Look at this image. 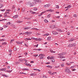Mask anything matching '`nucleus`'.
Segmentation results:
<instances>
[{"mask_svg":"<svg viewBox=\"0 0 78 78\" xmlns=\"http://www.w3.org/2000/svg\"><path fill=\"white\" fill-rule=\"evenodd\" d=\"M47 40L48 41H50V40H51V37H48L47 38Z\"/></svg>","mask_w":78,"mask_h":78,"instance_id":"nucleus-18","label":"nucleus"},{"mask_svg":"<svg viewBox=\"0 0 78 78\" xmlns=\"http://www.w3.org/2000/svg\"><path fill=\"white\" fill-rule=\"evenodd\" d=\"M16 43L17 44L20 45V44H22L23 43V42H20V41H16Z\"/></svg>","mask_w":78,"mask_h":78,"instance_id":"nucleus-6","label":"nucleus"},{"mask_svg":"<svg viewBox=\"0 0 78 78\" xmlns=\"http://www.w3.org/2000/svg\"><path fill=\"white\" fill-rule=\"evenodd\" d=\"M53 59V57H50V59Z\"/></svg>","mask_w":78,"mask_h":78,"instance_id":"nucleus-64","label":"nucleus"},{"mask_svg":"<svg viewBox=\"0 0 78 78\" xmlns=\"http://www.w3.org/2000/svg\"><path fill=\"white\" fill-rule=\"evenodd\" d=\"M51 61L52 62H55V59H54L52 60Z\"/></svg>","mask_w":78,"mask_h":78,"instance_id":"nucleus-60","label":"nucleus"},{"mask_svg":"<svg viewBox=\"0 0 78 78\" xmlns=\"http://www.w3.org/2000/svg\"><path fill=\"white\" fill-rule=\"evenodd\" d=\"M71 6L70 5H68V6H67V7L68 8H71Z\"/></svg>","mask_w":78,"mask_h":78,"instance_id":"nucleus-55","label":"nucleus"},{"mask_svg":"<svg viewBox=\"0 0 78 78\" xmlns=\"http://www.w3.org/2000/svg\"><path fill=\"white\" fill-rule=\"evenodd\" d=\"M68 47H72V44H68Z\"/></svg>","mask_w":78,"mask_h":78,"instance_id":"nucleus-29","label":"nucleus"},{"mask_svg":"<svg viewBox=\"0 0 78 78\" xmlns=\"http://www.w3.org/2000/svg\"><path fill=\"white\" fill-rule=\"evenodd\" d=\"M58 58H61V59H62V55H61L58 56Z\"/></svg>","mask_w":78,"mask_h":78,"instance_id":"nucleus-28","label":"nucleus"},{"mask_svg":"<svg viewBox=\"0 0 78 78\" xmlns=\"http://www.w3.org/2000/svg\"><path fill=\"white\" fill-rule=\"evenodd\" d=\"M72 47H75V46H76V43H74L73 44H72Z\"/></svg>","mask_w":78,"mask_h":78,"instance_id":"nucleus-16","label":"nucleus"},{"mask_svg":"<svg viewBox=\"0 0 78 78\" xmlns=\"http://www.w3.org/2000/svg\"><path fill=\"white\" fill-rule=\"evenodd\" d=\"M26 3H27L26 5H30L31 2H30L29 1L28 2H27Z\"/></svg>","mask_w":78,"mask_h":78,"instance_id":"nucleus-17","label":"nucleus"},{"mask_svg":"<svg viewBox=\"0 0 78 78\" xmlns=\"http://www.w3.org/2000/svg\"><path fill=\"white\" fill-rule=\"evenodd\" d=\"M33 56H34L35 57H36L37 56V55H34Z\"/></svg>","mask_w":78,"mask_h":78,"instance_id":"nucleus-58","label":"nucleus"},{"mask_svg":"<svg viewBox=\"0 0 78 78\" xmlns=\"http://www.w3.org/2000/svg\"><path fill=\"white\" fill-rule=\"evenodd\" d=\"M62 23H63V24H66V23L64 21H63L62 22Z\"/></svg>","mask_w":78,"mask_h":78,"instance_id":"nucleus-63","label":"nucleus"},{"mask_svg":"<svg viewBox=\"0 0 78 78\" xmlns=\"http://www.w3.org/2000/svg\"><path fill=\"white\" fill-rule=\"evenodd\" d=\"M73 41H74V38H71L69 41V42H72Z\"/></svg>","mask_w":78,"mask_h":78,"instance_id":"nucleus-14","label":"nucleus"},{"mask_svg":"<svg viewBox=\"0 0 78 78\" xmlns=\"http://www.w3.org/2000/svg\"><path fill=\"white\" fill-rule=\"evenodd\" d=\"M52 73L50 74V75H54V73Z\"/></svg>","mask_w":78,"mask_h":78,"instance_id":"nucleus-50","label":"nucleus"},{"mask_svg":"<svg viewBox=\"0 0 78 78\" xmlns=\"http://www.w3.org/2000/svg\"><path fill=\"white\" fill-rule=\"evenodd\" d=\"M55 26H55V25H52L50 26V28H51L52 29L55 28Z\"/></svg>","mask_w":78,"mask_h":78,"instance_id":"nucleus-4","label":"nucleus"},{"mask_svg":"<svg viewBox=\"0 0 78 78\" xmlns=\"http://www.w3.org/2000/svg\"><path fill=\"white\" fill-rule=\"evenodd\" d=\"M9 52L10 53H12V50H9Z\"/></svg>","mask_w":78,"mask_h":78,"instance_id":"nucleus-38","label":"nucleus"},{"mask_svg":"<svg viewBox=\"0 0 78 78\" xmlns=\"http://www.w3.org/2000/svg\"><path fill=\"white\" fill-rule=\"evenodd\" d=\"M41 56H45V55L43 54H41Z\"/></svg>","mask_w":78,"mask_h":78,"instance_id":"nucleus-42","label":"nucleus"},{"mask_svg":"<svg viewBox=\"0 0 78 78\" xmlns=\"http://www.w3.org/2000/svg\"><path fill=\"white\" fill-rule=\"evenodd\" d=\"M27 66H29V67H31V65L30 64H28L27 65Z\"/></svg>","mask_w":78,"mask_h":78,"instance_id":"nucleus-43","label":"nucleus"},{"mask_svg":"<svg viewBox=\"0 0 78 78\" xmlns=\"http://www.w3.org/2000/svg\"><path fill=\"white\" fill-rule=\"evenodd\" d=\"M55 7L56 8H57L58 9H59V5H56Z\"/></svg>","mask_w":78,"mask_h":78,"instance_id":"nucleus-32","label":"nucleus"},{"mask_svg":"<svg viewBox=\"0 0 78 78\" xmlns=\"http://www.w3.org/2000/svg\"><path fill=\"white\" fill-rule=\"evenodd\" d=\"M7 26H6V25H4L3 26V27H4V28H6L7 27Z\"/></svg>","mask_w":78,"mask_h":78,"instance_id":"nucleus-53","label":"nucleus"},{"mask_svg":"<svg viewBox=\"0 0 78 78\" xmlns=\"http://www.w3.org/2000/svg\"><path fill=\"white\" fill-rule=\"evenodd\" d=\"M55 17H56V18H58V19H59V18H60V16H56Z\"/></svg>","mask_w":78,"mask_h":78,"instance_id":"nucleus-49","label":"nucleus"},{"mask_svg":"<svg viewBox=\"0 0 78 78\" xmlns=\"http://www.w3.org/2000/svg\"><path fill=\"white\" fill-rule=\"evenodd\" d=\"M6 72H8V73H11V72H12V70H11V71L10 70H6Z\"/></svg>","mask_w":78,"mask_h":78,"instance_id":"nucleus-22","label":"nucleus"},{"mask_svg":"<svg viewBox=\"0 0 78 78\" xmlns=\"http://www.w3.org/2000/svg\"><path fill=\"white\" fill-rule=\"evenodd\" d=\"M6 70V68L2 69H0V71H5Z\"/></svg>","mask_w":78,"mask_h":78,"instance_id":"nucleus-10","label":"nucleus"},{"mask_svg":"<svg viewBox=\"0 0 78 78\" xmlns=\"http://www.w3.org/2000/svg\"><path fill=\"white\" fill-rule=\"evenodd\" d=\"M7 15H8L5 14V15H4L5 16H4V17H7Z\"/></svg>","mask_w":78,"mask_h":78,"instance_id":"nucleus-48","label":"nucleus"},{"mask_svg":"<svg viewBox=\"0 0 78 78\" xmlns=\"http://www.w3.org/2000/svg\"><path fill=\"white\" fill-rule=\"evenodd\" d=\"M68 72L67 73H69V74L71 73V71H70L69 69V70L68 71Z\"/></svg>","mask_w":78,"mask_h":78,"instance_id":"nucleus-33","label":"nucleus"},{"mask_svg":"<svg viewBox=\"0 0 78 78\" xmlns=\"http://www.w3.org/2000/svg\"><path fill=\"white\" fill-rule=\"evenodd\" d=\"M13 41H14V39L11 40L10 41V43H12V42H13Z\"/></svg>","mask_w":78,"mask_h":78,"instance_id":"nucleus-40","label":"nucleus"},{"mask_svg":"<svg viewBox=\"0 0 78 78\" xmlns=\"http://www.w3.org/2000/svg\"><path fill=\"white\" fill-rule=\"evenodd\" d=\"M15 8V6H14V5H13L12 7V9H14Z\"/></svg>","mask_w":78,"mask_h":78,"instance_id":"nucleus-54","label":"nucleus"},{"mask_svg":"<svg viewBox=\"0 0 78 78\" xmlns=\"http://www.w3.org/2000/svg\"><path fill=\"white\" fill-rule=\"evenodd\" d=\"M46 11H49V12H53V10L51 9H48L46 10Z\"/></svg>","mask_w":78,"mask_h":78,"instance_id":"nucleus-12","label":"nucleus"},{"mask_svg":"<svg viewBox=\"0 0 78 78\" xmlns=\"http://www.w3.org/2000/svg\"><path fill=\"white\" fill-rule=\"evenodd\" d=\"M46 64H50V62H47L45 63Z\"/></svg>","mask_w":78,"mask_h":78,"instance_id":"nucleus-59","label":"nucleus"},{"mask_svg":"<svg viewBox=\"0 0 78 78\" xmlns=\"http://www.w3.org/2000/svg\"><path fill=\"white\" fill-rule=\"evenodd\" d=\"M23 60L22 59L21 60V59H19V62H21V61H22Z\"/></svg>","mask_w":78,"mask_h":78,"instance_id":"nucleus-61","label":"nucleus"},{"mask_svg":"<svg viewBox=\"0 0 78 78\" xmlns=\"http://www.w3.org/2000/svg\"><path fill=\"white\" fill-rule=\"evenodd\" d=\"M23 21H18L17 22V23H22V22Z\"/></svg>","mask_w":78,"mask_h":78,"instance_id":"nucleus-44","label":"nucleus"},{"mask_svg":"<svg viewBox=\"0 0 78 78\" xmlns=\"http://www.w3.org/2000/svg\"><path fill=\"white\" fill-rule=\"evenodd\" d=\"M25 10V8H22V12H24Z\"/></svg>","mask_w":78,"mask_h":78,"instance_id":"nucleus-15","label":"nucleus"},{"mask_svg":"<svg viewBox=\"0 0 78 78\" xmlns=\"http://www.w3.org/2000/svg\"><path fill=\"white\" fill-rule=\"evenodd\" d=\"M22 70H29V69H27V68H25V69H23Z\"/></svg>","mask_w":78,"mask_h":78,"instance_id":"nucleus-20","label":"nucleus"},{"mask_svg":"<svg viewBox=\"0 0 78 78\" xmlns=\"http://www.w3.org/2000/svg\"><path fill=\"white\" fill-rule=\"evenodd\" d=\"M43 58H44V57H42V56H41L40 57V59H43Z\"/></svg>","mask_w":78,"mask_h":78,"instance_id":"nucleus-41","label":"nucleus"},{"mask_svg":"<svg viewBox=\"0 0 78 78\" xmlns=\"http://www.w3.org/2000/svg\"><path fill=\"white\" fill-rule=\"evenodd\" d=\"M69 70V69H68V68L66 67V69H65V71L66 72V73H68V72Z\"/></svg>","mask_w":78,"mask_h":78,"instance_id":"nucleus-9","label":"nucleus"},{"mask_svg":"<svg viewBox=\"0 0 78 78\" xmlns=\"http://www.w3.org/2000/svg\"><path fill=\"white\" fill-rule=\"evenodd\" d=\"M50 52H51V53H55L56 52L55 51H54L53 50L51 49H50Z\"/></svg>","mask_w":78,"mask_h":78,"instance_id":"nucleus-13","label":"nucleus"},{"mask_svg":"<svg viewBox=\"0 0 78 78\" xmlns=\"http://www.w3.org/2000/svg\"><path fill=\"white\" fill-rule=\"evenodd\" d=\"M24 54L25 55H27L28 54V53H27V52H26L24 53Z\"/></svg>","mask_w":78,"mask_h":78,"instance_id":"nucleus-57","label":"nucleus"},{"mask_svg":"<svg viewBox=\"0 0 78 78\" xmlns=\"http://www.w3.org/2000/svg\"><path fill=\"white\" fill-rule=\"evenodd\" d=\"M37 10V8H36V7H34V11H36Z\"/></svg>","mask_w":78,"mask_h":78,"instance_id":"nucleus-37","label":"nucleus"},{"mask_svg":"<svg viewBox=\"0 0 78 78\" xmlns=\"http://www.w3.org/2000/svg\"><path fill=\"white\" fill-rule=\"evenodd\" d=\"M10 24H11L10 22H9L6 23V25H10Z\"/></svg>","mask_w":78,"mask_h":78,"instance_id":"nucleus-34","label":"nucleus"},{"mask_svg":"<svg viewBox=\"0 0 78 78\" xmlns=\"http://www.w3.org/2000/svg\"><path fill=\"white\" fill-rule=\"evenodd\" d=\"M2 75L3 76H5V77H8V76L5 75V74H2Z\"/></svg>","mask_w":78,"mask_h":78,"instance_id":"nucleus-19","label":"nucleus"},{"mask_svg":"<svg viewBox=\"0 0 78 78\" xmlns=\"http://www.w3.org/2000/svg\"><path fill=\"white\" fill-rule=\"evenodd\" d=\"M30 13H31V14H35V13H36V12H33L31 10L30 11Z\"/></svg>","mask_w":78,"mask_h":78,"instance_id":"nucleus-11","label":"nucleus"},{"mask_svg":"<svg viewBox=\"0 0 78 78\" xmlns=\"http://www.w3.org/2000/svg\"><path fill=\"white\" fill-rule=\"evenodd\" d=\"M13 50H14V51H16V50H17V49L16 48L14 47L13 48Z\"/></svg>","mask_w":78,"mask_h":78,"instance_id":"nucleus-46","label":"nucleus"},{"mask_svg":"<svg viewBox=\"0 0 78 78\" xmlns=\"http://www.w3.org/2000/svg\"><path fill=\"white\" fill-rule=\"evenodd\" d=\"M31 27H26L24 28V30H28V29H29V28H30Z\"/></svg>","mask_w":78,"mask_h":78,"instance_id":"nucleus-31","label":"nucleus"},{"mask_svg":"<svg viewBox=\"0 0 78 78\" xmlns=\"http://www.w3.org/2000/svg\"><path fill=\"white\" fill-rule=\"evenodd\" d=\"M34 2L39 3H41V0H33Z\"/></svg>","mask_w":78,"mask_h":78,"instance_id":"nucleus-2","label":"nucleus"},{"mask_svg":"<svg viewBox=\"0 0 78 78\" xmlns=\"http://www.w3.org/2000/svg\"><path fill=\"white\" fill-rule=\"evenodd\" d=\"M74 67H75V66H71V67H70V68H71V69H72V68L73 69V68H74Z\"/></svg>","mask_w":78,"mask_h":78,"instance_id":"nucleus-56","label":"nucleus"},{"mask_svg":"<svg viewBox=\"0 0 78 78\" xmlns=\"http://www.w3.org/2000/svg\"><path fill=\"white\" fill-rule=\"evenodd\" d=\"M34 6V2H32V3L30 4V6Z\"/></svg>","mask_w":78,"mask_h":78,"instance_id":"nucleus-8","label":"nucleus"},{"mask_svg":"<svg viewBox=\"0 0 78 78\" xmlns=\"http://www.w3.org/2000/svg\"><path fill=\"white\" fill-rule=\"evenodd\" d=\"M52 33H53V34H58V33L56 31H53L52 32Z\"/></svg>","mask_w":78,"mask_h":78,"instance_id":"nucleus-5","label":"nucleus"},{"mask_svg":"<svg viewBox=\"0 0 78 78\" xmlns=\"http://www.w3.org/2000/svg\"><path fill=\"white\" fill-rule=\"evenodd\" d=\"M7 44V43H6L5 42L2 43V45H6Z\"/></svg>","mask_w":78,"mask_h":78,"instance_id":"nucleus-26","label":"nucleus"},{"mask_svg":"<svg viewBox=\"0 0 78 78\" xmlns=\"http://www.w3.org/2000/svg\"><path fill=\"white\" fill-rule=\"evenodd\" d=\"M36 35H41V34H39L38 33H37V34H36Z\"/></svg>","mask_w":78,"mask_h":78,"instance_id":"nucleus-52","label":"nucleus"},{"mask_svg":"<svg viewBox=\"0 0 78 78\" xmlns=\"http://www.w3.org/2000/svg\"><path fill=\"white\" fill-rule=\"evenodd\" d=\"M49 35V34L47 33L46 34L44 35V36H48Z\"/></svg>","mask_w":78,"mask_h":78,"instance_id":"nucleus-36","label":"nucleus"},{"mask_svg":"<svg viewBox=\"0 0 78 78\" xmlns=\"http://www.w3.org/2000/svg\"><path fill=\"white\" fill-rule=\"evenodd\" d=\"M26 34H27V35H29V34H32V32H25V33Z\"/></svg>","mask_w":78,"mask_h":78,"instance_id":"nucleus-3","label":"nucleus"},{"mask_svg":"<svg viewBox=\"0 0 78 78\" xmlns=\"http://www.w3.org/2000/svg\"><path fill=\"white\" fill-rule=\"evenodd\" d=\"M50 6V4H48L46 5H44V8H47L48 7H49V6Z\"/></svg>","mask_w":78,"mask_h":78,"instance_id":"nucleus-1","label":"nucleus"},{"mask_svg":"<svg viewBox=\"0 0 78 78\" xmlns=\"http://www.w3.org/2000/svg\"><path fill=\"white\" fill-rule=\"evenodd\" d=\"M3 5L2 4H0V8H2V7H3Z\"/></svg>","mask_w":78,"mask_h":78,"instance_id":"nucleus-25","label":"nucleus"},{"mask_svg":"<svg viewBox=\"0 0 78 78\" xmlns=\"http://www.w3.org/2000/svg\"><path fill=\"white\" fill-rule=\"evenodd\" d=\"M24 45H25V46H26V47H28V45L27 44H26L24 43Z\"/></svg>","mask_w":78,"mask_h":78,"instance_id":"nucleus-51","label":"nucleus"},{"mask_svg":"<svg viewBox=\"0 0 78 78\" xmlns=\"http://www.w3.org/2000/svg\"><path fill=\"white\" fill-rule=\"evenodd\" d=\"M25 39H26V40H29V41H31V39L28 38H25Z\"/></svg>","mask_w":78,"mask_h":78,"instance_id":"nucleus-35","label":"nucleus"},{"mask_svg":"<svg viewBox=\"0 0 78 78\" xmlns=\"http://www.w3.org/2000/svg\"><path fill=\"white\" fill-rule=\"evenodd\" d=\"M62 55H66V52H62L61 53Z\"/></svg>","mask_w":78,"mask_h":78,"instance_id":"nucleus-23","label":"nucleus"},{"mask_svg":"<svg viewBox=\"0 0 78 78\" xmlns=\"http://www.w3.org/2000/svg\"><path fill=\"white\" fill-rule=\"evenodd\" d=\"M51 17V14H49L47 16V17H48V18H49V17Z\"/></svg>","mask_w":78,"mask_h":78,"instance_id":"nucleus-27","label":"nucleus"},{"mask_svg":"<svg viewBox=\"0 0 78 78\" xmlns=\"http://www.w3.org/2000/svg\"><path fill=\"white\" fill-rule=\"evenodd\" d=\"M31 17H30L29 18H27V20H31Z\"/></svg>","mask_w":78,"mask_h":78,"instance_id":"nucleus-39","label":"nucleus"},{"mask_svg":"<svg viewBox=\"0 0 78 78\" xmlns=\"http://www.w3.org/2000/svg\"><path fill=\"white\" fill-rule=\"evenodd\" d=\"M33 75H35V73H33L30 74V76H33Z\"/></svg>","mask_w":78,"mask_h":78,"instance_id":"nucleus-30","label":"nucleus"},{"mask_svg":"<svg viewBox=\"0 0 78 78\" xmlns=\"http://www.w3.org/2000/svg\"><path fill=\"white\" fill-rule=\"evenodd\" d=\"M44 21L45 22H46V23H47L48 22V20H47V19L44 20Z\"/></svg>","mask_w":78,"mask_h":78,"instance_id":"nucleus-24","label":"nucleus"},{"mask_svg":"<svg viewBox=\"0 0 78 78\" xmlns=\"http://www.w3.org/2000/svg\"><path fill=\"white\" fill-rule=\"evenodd\" d=\"M15 63L16 65H18V64H20V62H16Z\"/></svg>","mask_w":78,"mask_h":78,"instance_id":"nucleus-21","label":"nucleus"},{"mask_svg":"<svg viewBox=\"0 0 78 78\" xmlns=\"http://www.w3.org/2000/svg\"><path fill=\"white\" fill-rule=\"evenodd\" d=\"M9 14V12H5L4 14Z\"/></svg>","mask_w":78,"mask_h":78,"instance_id":"nucleus-47","label":"nucleus"},{"mask_svg":"<svg viewBox=\"0 0 78 78\" xmlns=\"http://www.w3.org/2000/svg\"><path fill=\"white\" fill-rule=\"evenodd\" d=\"M43 78H48L47 76H43Z\"/></svg>","mask_w":78,"mask_h":78,"instance_id":"nucleus-62","label":"nucleus"},{"mask_svg":"<svg viewBox=\"0 0 78 78\" xmlns=\"http://www.w3.org/2000/svg\"><path fill=\"white\" fill-rule=\"evenodd\" d=\"M42 40L41 38H38V41H41Z\"/></svg>","mask_w":78,"mask_h":78,"instance_id":"nucleus-45","label":"nucleus"},{"mask_svg":"<svg viewBox=\"0 0 78 78\" xmlns=\"http://www.w3.org/2000/svg\"><path fill=\"white\" fill-rule=\"evenodd\" d=\"M19 17V16L17 15H16L15 16H13V19H16V18H17Z\"/></svg>","mask_w":78,"mask_h":78,"instance_id":"nucleus-7","label":"nucleus"}]
</instances>
